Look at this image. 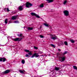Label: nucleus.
Wrapping results in <instances>:
<instances>
[{"label":"nucleus","instance_id":"1","mask_svg":"<svg viewBox=\"0 0 77 77\" xmlns=\"http://www.w3.org/2000/svg\"><path fill=\"white\" fill-rule=\"evenodd\" d=\"M26 8H31L30 6H33V5L28 2L26 3Z\"/></svg>","mask_w":77,"mask_h":77},{"label":"nucleus","instance_id":"2","mask_svg":"<svg viewBox=\"0 0 77 77\" xmlns=\"http://www.w3.org/2000/svg\"><path fill=\"white\" fill-rule=\"evenodd\" d=\"M31 15L32 16H35L37 18H40V17L38 15L36 14H35V13L32 12L31 13Z\"/></svg>","mask_w":77,"mask_h":77},{"label":"nucleus","instance_id":"3","mask_svg":"<svg viewBox=\"0 0 77 77\" xmlns=\"http://www.w3.org/2000/svg\"><path fill=\"white\" fill-rule=\"evenodd\" d=\"M65 16H68L69 15V12L67 10H66L63 12Z\"/></svg>","mask_w":77,"mask_h":77},{"label":"nucleus","instance_id":"4","mask_svg":"<svg viewBox=\"0 0 77 77\" xmlns=\"http://www.w3.org/2000/svg\"><path fill=\"white\" fill-rule=\"evenodd\" d=\"M35 56V57H38L39 56V55L38 53H35L34 54H33V56L31 57L33 58V57H34Z\"/></svg>","mask_w":77,"mask_h":77},{"label":"nucleus","instance_id":"5","mask_svg":"<svg viewBox=\"0 0 77 77\" xmlns=\"http://www.w3.org/2000/svg\"><path fill=\"white\" fill-rule=\"evenodd\" d=\"M59 59H60L61 60V62H63L65 60V57H60Z\"/></svg>","mask_w":77,"mask_h":77},{"label":"nucleus","instance_id":"6","mask_svg":"<svg viewBox=\"0 0 77 77\" xmlns=\"http://www.w3.org/2000/svg\"><path fill=\"white\" fill-rule=\"evenodd\" d=\"M9 72H10V70H6L4 72H3V73L4 74H8V73H9Z\"/></svg>","mask_w":77,"mask_h":77},{"label":"nucleus","instance_id":"7","mask_svg":"<svg viewBox=\"0 0 77 77\" xmlns=\"http://www.w3.org/2000/svg\"><path fill=\"white\" fill-rule=\"evenodd\" d=\"M51 39H53V40H55L56 39H57V38L56 36H52L51 38Z\"/></svg>","mask_w":77,"mask_h":77},{"label":"nucleus","instance_id":"8","mask_svg":"<svg viewBox=\"0 0 77 77\" xmlns=\"http://www.w3.org/2000/svg\"><path fill=\"white\" fill-rule=\"evenodd\" d=\"M13 40H14V41H20V40H19V38H14L13 39Z\"/></svg>","mask_w":77,"mask_h":77},{"label":"nucleus","instance_id":"9","mask_svg":"<svg viewBox=\"0 0 77 77\" xmlns=\"http://www.w3.org/2000/svg\"><path fill=\"white\" fill-rule=\"evenodd\" d=\"M19 9L20 11H22L23 10V6H20L19 7Z\"/></svg>","mask_w":77,"mask_h":77},{"label":"nucleus","instance_id":"10","mask_svg":"<svg viewBox=\"0 0 77 77\" xmlns=\"http://www.w3.org/2000/svg\"><path fill=\"white\" fill-rule=\"evenodd\" d=\"M19 72H20V73H22V74H24V72H25V70H19Z\"/></svg>","mask_w":77,"mask_h":77},{"label":"nucleus","instance_id":"11","mask_svg":"<svg viewBox=\"0 0 77 77\" xmlns=\"http://www.w3.org/2000/svg\"><path fill=\"white\" fill-rule=\"evenodd\" d=\"M16 18H17V16H13L12 18V20H16Z\"/></svg>","mask_w":77,"mask_h":77},{"label":"nucleus","instance_id":"12","mask_svg":"<svg viewBox=\"0 0 77 77\" xmlns=\"http://www.w3.org/2000/svg\"><path fill=\"white\" fill-rule=\"evenodd\" d=\"M33 28L32 27H28V30H33Z\"/></svg>","mask_w":77,"mask_h":77},{"label":"nucleus","instance_id":"13","mask_svg":"<svg viewBox=\"0 0 77 77\" xmlns=\"http://www.w3.org/2000/svg\"><path fill=\"white\" fill-rule=\"evenodd\" d=\"M7 10V12H9V11H10V10H9V8H4V11H6V10Z\"/></svg>","mask_w":77,"mask_h":77},{"label":"nucleus","instance_id":"14","mask_svg":"<svg viewBox=\"0 0 77 77\" xmlns=\"http://www.w3.org/2000/svg\"><path fill=\"white\" fill-rule=\"evenodd\" d=\"M59 68H60V67H56L55 69V70H56V71H58L59 70Z\"/></svg>","mask_w":77,"mask_h":77},{"label":"nucleus","instance_id":"15","mask_svg":"<svg viewBox=\"0 0 77 77\" xmlns=\"http://www.w3.org/2000/svg\"><path fill=\"white\" fill-rule=\"evenodd\" d=\"M47 1H48V3H51V2H53L54 0H46Z\"/></svg>","mask_w":77,"mask_h":77},{"label":"nucleus","instance_id":"16","mask_svg":"<svg viewBox=\"0 0 77 77\" xmlns=\"http://www.w3.org/2000/svg\"><path fill=\"white\" fill-rule=\"evenodd\" d=\"M28 54L29 55H30V56L32 55V51H29V52L28 53Z\"/></svg>","mask_w":77,"mask_h":77},{"label":"nucleus","instance_id":"17","mask_svg":"<svg viewBox=\"0 0 77 77\" xmlns=\"http://www.w3.org/2000/svg\"><path fill=\"white\" fill-rule=\"evenodd\" d=\"M44 26H46V27H48V24L47 23H44Z\"/></svg>","mask_w":77,"mask_h":77},{"label":"nucleus","instance_id":"18","mask_svg":"<svg viewBox=\"0 0 77 77\" xmlns=\"http://www.w3.org/2000/svg\"><path fill=\"white\" fill-rule=\"evenodd\" d=\"M17 36H19V37H22L23 36V34L21 33L20 35L17 34Z\"/></svg>","mask_w":77,"mask_h":77},{"label":"nucleus","instance_id":"19","mask_svg":"<svg viewBox=\"0 0 77 77\" xmlns=\"http://www.w3.org/2000/svg\"><path fill=\"white\" fill-rule=\"evenodd\" d=\"M40 8H43V7H44V4H41L40 5Z\"/></svg>","mask_w":77,"mask_h":77},{"label":"nucleus","instance_id":"20","mask_svg":"<svg viewBox=\"0 0 77 77\" xmlns=\"http://www.w3.org/2000/svg\"><path fill=\"white\" fill-rule=\"evenodd\" d=\"M70 41L71 42H72V43H74V42H74L73 39L70 40Z\"/></svg>","mask_w":77,"mask_h":77},{"label":"nucleus","instance_id":"21","mask_svg":"<svg viewBox=\"0 0 77 77\" xmlns=\"http://www.w3.org/2000/svg\"><path fill=\"white\" fill-rule=\"evenodd\" d=\"M60 44L61 45H64V43H63V42H60Z\"/></svg>","mask_w":77,"mask_h":77},{"label":"nucleus","instance_id":"22","mask_svg":"<svg viewBox=\"0 0 77 77\" xmlns=\"http://www.w3.org/2000/svg\"><path fill=\"white\" fill-rule=\"evenodd\" d=\"M22 63L23 64H24L25 63V60H22Z\"/></svg>","mask_w":77,"mask_h":77},{"label":"nucleus","instance_id":"23","mask_svg":"<svg viewBox=\"0 0 77 77\" xmlns=\"http://www.w3.org/2000/svg\"><path fill=\"white\" fill-rule=\"evenodd\" d=\"M5 24H7L8 23V19H6L5 21Z\"/></svg>","mask_w":77,"mask_h":77},{"label":"nucleus","instance_id":"24","mask_svg":"<svg viewBox=\"0 0 77 77\" xmlns=\"http://www.w3.org/2000/svg\"><path fill=\"white\" fill-rule=\"evenodd\" d=\"M64 43L66 45H68V42H65Z\"/></svg>","mask_w":77,"mask_h":77},{"label":"nucleus","instance_id":"25","mask_svg":"<svg viewBox=\"0 0 77 77\" xmlns=\"http://www.w3.org/2000/svg\"><path fill=\"white\" fill-rule=\"evenodd\" d=\"M73 68H74L75 69H77V67H76V66H73Z\"/></svg>","mask_w":77,"mask_h":77},{"label":"nucleus","instance_id":"26","mask_svg":"<svg viewBox=\"0 0 77 77\" xmlns=\"http://www.w3.org/2000/svg\"><path fill=\"white\" fill-rule=\"evenodd\" d=\"M68 52L67 51H66L63 54V55H65V54H67L68 53Z\"/></svg>","mask_w":77,"mask_h":77},{"label":"nucleus","instance_id":"27","mask_svg":"<svg viewBox=\"0 0 77 77\" xmlns=\"http://www.w3.org/2000/svg\"><path fill=\"white\" fill-rule=\"evenodd\" d=\"M66 3H67V1H65L63 3L64 5H65Z\"/></svg>","mask_w":77,"mask_h":77},{"label":"nucleus","instance_id":"28","mask_svg":"<svg viewBox=\"0 0 77 77\" xmlns=\"http://www.w3.org/2000/svg\"><path fill=\"white\" fill-rule=\"evenodd\" d=\"M34 49H35V50H38V47H36L35 46H34Z\"/></svg>","mask_w":77,"mask_h":77},{"label":"nucleus","instance_id":"29","mask_svg":"<svg viewBox=\"0 0 77 77\" xmlns=\"http://www.w3.org/2000/svg\"><path fill=\"white\" fill-rule=\"evenodd\" d=\"M14 23H19V22L18 21H14Z\"/></svg>","mask_w":77,"mask_h":77},{"label":"nucleus","instance_id":"30","mask_svg":"<svg viewBox=\"0 0 77 77\" xmlns=\"http://www.w3.org/2000/svg\"><path fill=\"white\" fill-rule=\"evenodd\" d=\"M2 59L3 60V62H5V60H6V59L5 58H2Z\"/></svg>","mask_w":77,"mask_h":77},{"label":"nucleus","instance_id":"31","mask_svg":"<svg viewBox=\"0 0 77 77\" xmlns=\"http://www.w3.org/2000/svg\"><path fill=\"white\" fill-rule=\"evenodd\" d=\"M25 51H26V52L27 53L28 52H29V50H25Z\"/></svg>","mask_w":77,"mask_h":77},{"label":"nucleus","instance_id":"32","mask_svg":"<svg viewBox=\"0 0 77 77\" xmlns=\"http://www.w3.org/2000/svg\"><path fill=\"white\" fill-rule=\"evenodd\" d=\"M2 60H3V58H0V61L2 62Z\"/></svg>","mask_w":77,"mask_h":77},{"label":"nucleus","instance_id":"33","mask_svg":"<svg viewBox=\"0 0 77 77\" xmlns=\"http://www.w3.org/2000/svg\"><path fill=\"white\" fill-rule=\"evenodd\" d=\"M51 46H52V47H54H54H55V46L54 45H53V44H51Z\"/></svg>","mask_w":77,"mask_h":77},{"label":"nucleus","instance_id":"34","mask_svg":"<svg viewBox=\"0 0 77 77\" xmlns=\"http://www.w3.org/2000/svg\"><path fill=\"white\" fill-rule=\"evenodd\" d=\"M40 38H44V36H42V35H40Z\"/></svg>","mask_w":77,"mask_h":77},{"label":"nucleus","instance_id":"35","mask_svg":"<svg viewBox=\"0 0 77 77\" xmlns=\"http://www.w3.org/2000/svg\"><path fill=\"white\" fill-rule=\"evenodd\" d=\"M29 57V55L28 54H26L25 57Z\"/></svg>","mask_w":77,"mask_h":77},{"label":"nucleus","instance_id":"36","mask_svg":"<svg viewBox=\"0 0 77 77\" xmlns=\"http://www.w3.org/2000/svg\"><path fill=\"white\" fill-rule=\"evenodd\" d=\"M58 50L59 51H61V50H60V49H58Z\"/></svg>","mask_w":77,"mask_h":77},{"label":"nucleus","instance_id":"37","mask_svg":"<svg viewBox=\"0 0 77 77\" xmlns=\"http://www.w3.org/2000/svg\"><path fill=\"white\" fill-rule=\"evenodd\" d=\"M22 39H23L22 38H21L20 39V38H19V40H20V41H21V40Z\"/></svg>","mask_w":77,"mask_h":77},{"label":"nucleus","instance_id":"38","mask_svg":"<svg viewBox=\"0 0 77 77\" xmlns=\"http://www.w3.org/2000/svg\"><path fill=\"white\" fill-rule=\"evenodd\" d=\"M60 44L59 43L58 44V46H60Z\"/></svg>","mask_w":77,"mask_h":77},{"label":"nucleus","instance_id":"39","mask_svg":"<svg viewBox=\"0 0 77 77\" xmlns=\"http://www.w3.org/2000/svg\"><path fill=\"white\" fill-rule=\"evenodd\" d=\"M22 38H24V36L22 35Z\"/></svg>","mask_w":77,"mask_h":77},{"label":"nucleus","instance_id":"40","mask_svg":"<svg viewBox=\"0 0 77 77\" xmlns=\"http://www.w3.org/2000/svg\"><path fill=\"white\" fill-rule=\"evenodd\" d=\"M40 29H41V28L40 27Z\"/></svg>","mask_w":77,"mask_h":77},{"label":"nucleus","instance_id":"41","mask_svg":"<svg viewBox=\"0 0 77 77\" xmlns=\"http://www.w3.org/2000/svg\"><path fill=\"white\" fill-rule=\"evenodd\" d=\"M24 28H25V27H24Z\"/></svg>","mask_w":77,"mask_h":77}]
</instances>
